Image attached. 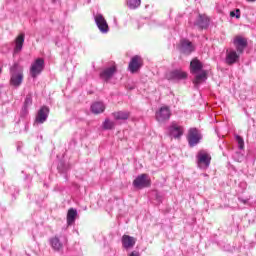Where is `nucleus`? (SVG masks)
<instances>
[{
	"label": "nucleus",
	"instance_id": "obj_1",
	"mask_svg": "<svg viewBox=\"0 0 256 256\" xmlns=\"http://www.w3.org/2000/svg\"><path fill=\"white\" fill-rule=\"evenodd\" d=\"M24 75H23V66H21L19 63L15 62L10 67V85L12 87H21L23 83Z\"/></svg>",
	"mask_w": 256,
	"mask_h": 256
},
{
	"label": "nucleus",
	"instance_id": "obj_2",
	"mask_svg": "<svg viewBox=\"0 0 256 256\" xmlns=\"http://www.w3.org/2000/svg\"><path fill=\"white\" fill-rule=\"evenodd\" d=\"M189 147H197L203 140V134L197 128H190L186 136Z\"/></svg>",
	"mask_w": 256,
	"mask_h": 256
},
{
	"label": "nucleus",
	"instance_id": "obj_3",
	"mask_svg": "<svg viewBox=\"0 0 256 256\" xmlns=\"http://www.w3.org/2000/svg\"><path fill=\"white\" fill-rule=\"evenodd\" d=\"M196 163L199 169H209V165H211V154L205 150H200L196 155Z\"/></svg>",
	"mask_w": 256,
	"mask_h": 256
},
{
	"label": "nucleus",
	"instance_id": "obj_4",
	"mask_svg": "<svg viewBox=\"0 0 256 256\" xmlns=\"http://www.w3.org/2000/svg\"><path fill=\"white\" fill-rule=\"evenodd\" d=\"M135 189H147L151 187V178L149 174H140L133 181Z\"/></svg>",
	"mask_w": 256,
	"mask_h": 256
},
{
	"label": "nucleus",
	"instance_id": "obj_5",
	"mask_svg": "<svg viewBox=\"0 0 256 256\" xmlns=\"http://www.w3.org/2000/svg\"><path fill=\"white\" fill-rule=\"evenodd\" d=\"M45 69V60L43 58H38L32 63L30 67V75L33 79H37L43 70Z\"/></svg>",
	"mask_w": 256,
	"mask_h": 256
},
{
	"label": "nucleus",
	"instance_id": "obj_6",
	"mask_svg": "<svg viewBox=\"0 0 256 256\" xmlns=\"http://www.w3.org/2000/svg\"><path fill=\"white\" fill-rule=\"evenodd\" d=\"M178 51L182 53V55H191V53L195 52V45L188 39L183 38L178 45Z\"/></svg>",
	"mask_w": 256,
	"mask_h": 256
},
{
	"label": "nucleus",
	"instance_id": "obj_7",
	"mask_svg": "<svg viewBox=\"0 0 256 256\" xmlns=\"http://www.w3.org/2000/svg\"><path fill=\"white\" fill-rule=\"evenodd\" d=\"M155 117L158 123H165V121H169V119H171V109H169V106H162L156 112Z\"/></svg>",
	"mask_w": 256,
	"mask_h": 256
},
{
	"label": "nucleus",
	"instance_id": "obj_8",
	"mask_svg": "<svg viewBox=\"0 0 256 256\" xmlns=\"http://www.w3.org/2000/svg\"><path fill=\"white\" fill-rule=\"evenodd\" d=\"M94 21L100 33H109V24H107V20H105V17H103L102 14H96Z\"/></svg>",
	"mask_w": 256,
	"mask_h": 256
},
{
	"label": "nucleus",
	"instance_id": "obj_9",
	"mask_svg": "<svg viewBox=\"0 0 256 256\" xmlns=\"http://www.w3.org/2000/svg\"><path fill=\"white\" fill-rule=\"evenodd\" d=\"M129 71L132 73H137L143 67V58L139 55H135L131 58L129 63Z\"/></svg>",
	"mask_w": 256,
	"mask_h": 256
},
{
	"label": "nucleus",
	"instance_id": "obj_10",
	"mask_svg": "<svg viewBox=\"0 0 256 256\" xmlns=\"http://www.w3.org/2000/svg\"><path fill=\"white\" fill-rule=\"evenodd\" d=\"M234 47H236L237 53H243L247 48V40L243 36H236L233 41Z\"/></svg>",
	"mask_w": 256,
	"mask_h": 256
},
{
	"label": "nucleus",
	"instance_id": "obj_11",
	"mask_svg": "<svg viewBox=\"0 0 256 256\" xmlns=\"http://www.w3.org/2000/svg\"><path fill=\"white\" fill-rule=\"evenodd\" d=\"M168 81H182L187 77L186 72L181 70H173L166 75Z\"/></svg>",
	"mask_w": 256,
	"mask_h": 256
},
{
	"label": "nucleus",
	"instance_id": "obj_12",
	"mask_svg": "<svg viewBox=\"0 0 256 256\" xmlns=\"http://www.w3.org/2000/svg\"><path fill=\"white\" fill-rule=\"evenodd\" d=\"M201 71H204L203 63L197 58L192 59L190 62V73L192 75H197V73H201Z\"/></svg>",
	"mask_w": 256,
	"mask_h": 256
},
{
	"label": "nucleus",
	"instance_id": "obj_13",
	"mask_svg": "<svg viewBox=\"0 0 256 256\" xmlns=\"http://www.w3.org/2000/svg\"><path fill=\"white\" fill-rule=\"evenodd\" d=\"M136 243L137 239L135 237L129 235L122 236V247H124V249H133Z\"/></svg>",
	"mask_w": 256,
	"mask_h": 256
},
{
	"label": "nucleus",
	"instance_id": "obj_14",
	"mask_svg": "<svg viewBox=\"0 0 256 256\" xmlns=\"http://www.w3.org/2000/svg\"><path fill=\"white\" fill-rule=\"evenodd\" d=\"M48 117H49V107L43 106L38 111V114L36 116V123H45Z\"/></svg>",
	"mask_w": 256,
	"mask_h": 256
},
{
	"label": "nucleus",
	"instance_id": "obj_15",
	"mask_svg": "<svg viewBox=\"0 0 256 256\" xmlns=\"http://www.w3.org/2000/svg\"><path fill=\"white\" fill-rule=\"evenodd\" d=\"M169 135L174 139H181V137L183 136V128L176 124H172L169 127Z\"/></svg>",
	"mask_w": 256,
	"mask_h": 256
},
{
	"label": "nucleus",
	"instance_id": "obj_16",
	"mask_svg": "<svg viewBox=\"0 0 256 256\" xmlns=\"http://www.w3.org/2000/svg\"><path fill=\"white\" fill-rule=\"evenodd\" d=\"M210 20L206 15H198V18L196 19L194 25L198 27L199 29H207L209 27Z\"/></svg>",
	"mask_w": 256,
	"mask_h": 256
},
{
	"label": "nucleus",
	"instance_id": "obj_17",
	"mask_svg": "<svg viewBox=\"0 0 256 256\" xmlns=\"http://www.w3.org/2000/svg\"><path fill=\"white\" fill-rule=\"evenodd\" d=\"M116 71L117 68L115 66L106 68L100 73V79H103V81L107 82L113 77V75H115Z\"/></svg>",
	"mask_w": 256,
	"mask_h": 256
},
{
	"label": "nucleus",
	"instance_id": "obj_18",
	"mask_svg": "<svg viewBox=\"0 0 256 256\" xmlns=\"http://www.w3.org/2000/svg\"><path fill=\"white\" fill-rule=\"evenodd\" d=\"M239 61V54L235 50H228L226 53V63L227 65H234Z\"/></svg>",
	"mask_w": 256,
	"mask_h": 256
},
{
	"label": "nucleus",
	"instance_id": "obj_19",
	"mask_svg": "<svg viewBox=\"0 0 256 256\" xmlns=\"http://www.w3.org/2000/svg\"><path fill=\"white\" fill-rule=\"evenodd\" d=\"M23 43H25V34L21 33L15 39L14 53H21L23 50Z\"/></svg>",
	"mask_w": 256,
	"mask_h": 256
},
{
	"label": "nucleus",
	"instance_id": "obj_20",
	"mask_svg": "<svg viewBox=\"0 0 256 256\" xmlns=\"http://www.w3.org/2000/svg\"><path fill=\"white\" fill-rule=\"evenodd\" d=\"M207 81V71L203 70L199 74L197 73L194 77L193 83L195 87L201 85V83H205Z\"/></svg>",
	"mask_w": 256,
	"mask_h": 256
},
{
	"label": "nucleus",
	"instance_id": "obj_21",
	"mask_svg": "<svg viewBox=\"0 0 256 256\" xmlns=\"http://www.w3.org/2000/svg\"><path fill=\"white\" fill-rule=\"evenodd\" d=\"M131 113L129 111H117L112 113V117H114L115 121H127Z\"/></svg>",
	"mask_w": 256,
	"mask_h": 256
},
{
	"label": "nucleus",
	"instance_id": "obj_22",
	"mask_svg": "<svg viewBox=\"0 0 256 256\" xmlns=\"http://www.w3.org/2000/svg\"><path fill=\"white\" fill-rule=\"evenodd\" d=\"M91 111L94 115H99L105 111V104H103V102H94L91 105Z\"/></svg>",
	"mask_w": 256,
	"mask_h": 256
},
{
	"label": "nucleus",
	"instance_id": "obj_23",
	"mask_svg": "<svg viewBox=\"0 0 256 256\" xmlns=\"http://www.w3.org/2000/svg\"><path fill=\"white\" fill-rule=\"evenodd\" d=\"M75 219H77V210L70 208L67 213V224L73 225V223H75Z\"/></svg>",
	"mask_w": 256,
	"mask_h": 256
},
{
	"label": "nucleus",
	"instance_id": "obj_24",
	"mask_svg": "<svg viewBox=\"0 0 256 256\" xmlns=\"http://www.w3.org/2000/svg\"><path fill=\"white\" fill-rule=\"evenodd\" d=\"M51 246L55 251H59L61 247H63V244H61V241L59 238L55 237L50 240Z\"/></svg>",
	"mask_w": 256,
	"mask_h": 256
},
{
	"label": "nucleus",
	"instance_id": "obj_25",
	"mask_svg": "<svg viewBox=\"0 0 256 256\" xmlns=\"http://www.w3.org/2000/svg\"><path fill=\"white\" fill-rule=\"evenodd\" d=\"M103 129L106 131H110L111 129H115V122L111 121L109 118H106L103 122Z\"/></svg>",
	"mask_w": 256,
	"mask_h": 256
},
{
	"label": "nucleus",
	"instance_id": "obj_26",
	"mask_svg": "<svg viewBox=\"0 0 256 256\" xmlns=\"http://www.w3.org/2000/svg\"><path fill=\"white\" fill-rule=\"evenodd\" d=\"M127 5L129 9H137V7L141 6V0H128Z\"/></svg>",
	"mask_w": 256,
	"mask_h": 256
},
{
	"label": "nucleus",
	"instance_id": "obj_27",
	"mask_svg": "<svg viewBox=\"0 0 256 256\" xmlns=\"http://www.w3.org/2000/svg\"><path fill=\"white\" fill-rule=\"evenodd\" d=\"M31 105H33V94L29 93L25 98L23 107L29 108Z\"/></svg>",
	"mask_w": 256,
	"mask_h": 256
},
{
	"label": "nucleus",
	"instance_id": "obj_28",
	"mask_svg": "<svg viewBox=\"0 0 256 256\" xmlns=\"http://www.w3.org/2000/svg\"><path fill=\"white\" fill-rule=\"evenodd\" d=\"M235 139H236V141L238 143V148L240 150L245 149V141L243 140V137H241L240 135H236Z\"/></svg>",
	"mask_w": 256,
	"mask_h": 256
},
{
	"label": "nucleus",
	"instance_id": "obj_29",
	"mask_svg": "<svg viewBox=\"0 0 256 256\" xmlns=\"http://www.w3.org/2000/svg\"><path fill=\"white\" fill-rule=\"evenodd\" d=\"M59 173H67L69 171V166H67L65 163L60 162L57 167Z\"/></svg>",
	"mask_w": 256,
	"mask_h": 256
},
{
	"label": "nucleus",
	"instance_id": "obj_30",
	"mask_svg": "<svg viewBox=\"0 0 256 256\" xmlns=\"http://www.w3.org/2000/svg\"><path fill=\"white\" fill-rule=\"evenodd\" d=\"M230 17H236V19L241 18V10L236 9L235 11L230 12Z\"/></svg>",
	"mask_w": 256,
	"mask_h": 256
},
{
	"label": "nucleus",
	"instance_id": "obj_31",
	"mask_svg": "<svg viewBox=\"0 0 256 256\" xmlns=\"http://www.w3.org/2000/svg\"><path fill=\"white\" fill-rule=\"evenodd\" d=\"M28 113H29V108L23 106L20 112V117H27Z\"/></svg>",
	"mask_w": 256,
	"mask_h": 256
},
{
	"label": "nucleus",
	"instance_id": "obj_32",
	"mask_svg": "<svg viewBox=\"0 0 256 256\" xmlns=\"http://www.w3.org/2000/svg\"><path fill=\"white\" fill-rule=\"evenodd\" d=\"M129 256H141V254L139 253V251H132Z\"/></svg>",
	"mask_w": 256,
	"mask_h": 256
},
{
	"label": "nucleus",
	"instance_id": "obj_33",
	"mask_svg": "<svg viewBox=\"0 0 256 256\" xmlns=\"http://www.w3.org/2000/svg\"><path fill=\"white\" fill-rule=\"evenodd\" d=\"M25 179H29V181H31V176L30 175H26Z\"/></svg>",
	"mask_w": 256,
	"mask_h": 256
},
{
	"label": "nucleus",
	"instance_id": "obj_34",
	"mask_svg": "<svg viewBox=\"0 0 256 256\" xmlns=\"http://www.w3.org/2000/svg\"><path fill=\"white\" fill-rule=\"evenodd\" d=\"M242 201V203H247V200H241Z\"/></svg>",
	"mask_w": 256,
	"mask_h": 256
},
{
	"label": "nucleus",
	"instance_id": "obj_35",
	"mask_svg": "<svg viewBox=\"0 0 256 256\" xmlns=\"http://www.w3.org/2000/svg\"><path fill=\"white\" fill-rule=\"evenodd\" d=\"M248 1H250V2H254V1H256V0H248Z\"/></svg>",
	"mask_w": 256,
	"mask_h": 256
},
{
	"label": "nucleus",
	"instance_id": "obj_36",
	"mask_svg": "<svg viewBox=\"0 0 256 256\" xmlns=\"http://www.w3.org/2000/svg\"><path fill=\"white\" fill-rule=\"evenodd\" d=\"M2 71H3V70L0 68V74L2 73Z\"/></svg>",
	"mask_w": 256,
	"mask_h": 256
}]
</instances>
